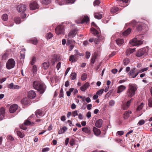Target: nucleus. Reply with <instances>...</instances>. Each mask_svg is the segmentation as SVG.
<instances>
[{
    "label": "nucleus",
    "instance_id": "nucleus-55",
    "mask_svg": "<svg viewBox=\"0 0 152 152\" xmlns=\"http://www.w3.org/2000/svg\"><path fill=\"white\" fill-rule=\"evenodd\" d=\"M78 110H75L72 113L73 116L75 117L76 116H77L78 115Z\"/></svg>",
    "mask_w": 152,
    "mask_h": 152
},
{
    "label": "nucleus",
    "instance_id": "nucleus-52",
    "mask_svg": "<svg viewBox=\"0 0 152 152\" xmlns=\"http://www.w3.org/2000/svg\"><path fill=\"white\" fill-rule=\"evenodd\" d=\"M148 106L150 107H152V98H150L148 100Z\"/></svg>",
    "mask_w": 152,
    "mask_h": 152
},
{
    "label": "nucleus",
    "instance_id": "nucleus-8",
    "mask_svg": "<svg viewBox=\"0 0 152 152\" xmlns=\"http://www.w3.org/2000/svg\"><path fill=\"white\" fill-rule=\"evenodd\" d=\"M64 29L62 26H58L55 29V32L56 34L59 35L63 33Z\"/></svg>",
    "mask_w": 152,
    "mask_h": 152
},
{
    "label": "nucleus",
    "instance_id": "nucleus-63",
    "mask_svg": "<svg viewBox=\"0 0 152 152\" xmlns=\"http://www.w3.org/2000/svg\"><path fill=\"white\" fill-rule=\"evenodd\" d=\"M86 116L89 119L91 116V113L90 112H88Z\"/></svg>",
    "mask_w": 152,
    "mask_h": 152
},
{
    "label": "nucleus",
    "instance_id": "nucleus-47",
    "mask_svg": "<svg viewBox=\"0 0 152 152\" xmlns=\"http://www.w3.org/2000/svg\"><path fill=\"white\" fill-rule=\"evenodd\" d=\"M115 104V102L114 100H112L109 101V104L111 106H113Z\"/></svg>",
    "mask_w": 152,
    "mask_h": 152
},
{
    "label": "nucleus",
    "instance_id": "nucleus-29",
    "mask_svg": "<svg viewBox=\"0 0 152 152\" xmlns=\"http://www.w3.org/2000/svg\"><path fill=\"white\" fill-rule=\"evenodd\" d=\"M56 2L60 5H64L65 4V0H56Z\"/></svg>",
    "mask_w": 152,
    "mask_h": 152
},
{
    "label": "nucleus",
    "instance_id": "nucleus-32",
    "mask_svg": "<svg viewBox=\"0 0 152 152\" xmlns=\"http://www.w3.org/2000/svg\"><path fill=\"white\" fill-rule=\"evenodd\" d=\"M102 14H99L98 13H95L94 15L95 18L98 19H100L102 18Z\"/></svg>",
    "mask_w": 152,
    "mask_h": 152
},
{
    "label": "nucleus",
    "instance_id": "nucleus-14",
    "mask_svg": "<svg viewBox=\"0 0 152 152\" xmlns=\"http://www.w3.org/2000/svg\"><path fill=\"white\" fill-rule=\"evenodd\" d=\"M36 96L35 92L33 91H30L28 93V97L31 99H33L35 98Z\"/></svg>",
    "mask_w": 152,
    "mask_h": 152
},
{
    "label": "nucleus",
    "instance_id": "nucleus-18",
    "mask_svg": "<svg viewBox=\"0 0 152 152\" xmlns=\"http://www.w3.org/2000/svg\"><path fill=\"white\" fill-rule=\"evenodd\" d=\"M97 37L98 38H94V42L95 44H99L101 40L104 39L101 36L99 35H97Z\"/></svg>",
    "mask_w": 152,
    "mask_h": 152
},
{
    "label": "nucleus",
    "instance_id": "nucleus-5",
    "mask_svg": "<svg viewBox=\"0 0 152 152\" xmlns=\"http://www.w3.org/2000/svg\"><path fill=\"white\" fill-rule=\"evenodd\" d=\"M15 62L12 58L9 59L6 64V67L7 69H10L14 67L15 65Z\"/></svg>",
    "mask_w": 152,
    "mask_h": 152
},
{
    "label": "nucleus",
    "instance_id": "nucleus-62",
    "mask_svg": "<svg viewBox=\"0 0 152 152\" xmlns=\"http://www.w3.org/2000/svg\"><path fill=\"white\" fill-rule=\"evenodd\" d=\"M92 105L91 104H88L87 105V107L88 110H90L92 107Z\"/></svg>",
    "mask_w": 152,
    "mask_h": 152
},
{
    "label": "nucleus",
    "instance_id": "nucleus-4",
    "mask_svg": "<svg viewBox=\"0 0 152 152\" xmlns=\"http://www.w3.org/2000/svg\"><path fill=\"white\" fill-rule=\"evenodd\" d=\"M148 49L147 47L141 48L137 51L136 55L138 57L144 56L148 54Z\"/></svg>",
    "mask_w": 152,
    "mask_h": 152
},
{
    "label": "nucleus",
    "instance_id": "nucleus-30",
    "mask_svg": "<svg viewBox=\"0 0 152 152\" xmlns=\"http://www.w3.org/2000/svg\"><path fill=\"white\" fill-rule=\"evenodd\" d=\"M132 112L131 111H126L124 114V117L125 118H128L130 116V115L131 114Z\"/></svg>",
    "mask_w": 152,
    "mask_h": 152
},
{
    "label": "nucleus",
    "instance_id": "nucleus-16",
    "mask_svg": "<svg viewBox=\"0 0 152 152\" xmlns=\"http://www.w3.org/2000/svg\"><path fill=\"white\" fill-rule=\"evenodd\" d=\"M126 89V87L125 86L121 85L118 87L117 92L118 93H120L125 90Z\"/></svg>",
    "mask_w": 152,
    "mask_h": 152
},
{
    "label": "nucleus",
    "instance_id": "nucleus-31",
    "mask_svg": "<svg viewBox=\"0 0 152 152\" xmlns=\"http://www.w3.org/2000/svg\"><path fill=\"white\" fill-rule=\"evenodd\" d=\"M90 31L92 33V34L94 35H98L99 34V32L97 31L94 28H91L90 29Z\"/></svg>",
    "mask_w": 152,
    "mask_h": 152
},
{
    "label": "nucleus",
    "instance_id": "nucleus-54",
    "mask_svg": "<svg viewBox=\"0 0 152 152\" xmlns=\"http://www.w3.org/2000/svg\"><path fill=\"white\" fill-rule=\"evenodd\" d=\"M75 51L76 53L75 54L77 55V58L78 57V56H77L78 55L80 56H83V54L80 53H79V52L77 50H75Z\"/></svg>",
    "mask_w": 152,
    "mask_h": 152
},
{
    "label": "nucleus",
    "instance_id": "nucleus-64",
    "mask_svg": "<svg viewBox=\"0 0 152 152\" xmlns=\"http://www.w3.org/2000/svg\"><path fill=\"white\" fill-rule=\"evenodd\" d=\"M14 84L13 83H11L8 86V88L10 89H13L14 87Z\"/></svg>",
    "mask_w": 152,
    "mask_h": 152
},
{
    "label": "nucleus",
    "instance_id": "nucleus-26",
    "mask_svg": "<svg viewBox=\"0 0 152 152\" xmlns=\"http://www.w3.org/2000/svg\"><path fill=\"white\" fill-rule=\"evenodd\" d=\"M77 58V55L76 54H75L74 55H72L70 56L69 60L70 61H72V62H75L76 60L75 59V58Z\"/></svg>",
    "mask_w": 152,
    "mask_h": 152
},
{
    "label": "nucleus",
    "instance_id": "nucleus-13",
    "mask_svg": "<svg viewBox=\"0 0 152 152\" xmlns=\"http://www.w3.org/2000/svg\"><path fill=\"white\" fill-rule=\"evenodd\" d=\"M35 114L37 118H39L40 117L43 116L44 115L45 113L42 110H38L36 111Z\"/></svg>",
    "mask_w": 152,
    "mask_h": 152
},
{
    "label": "nucleus",
    "instance_id": "nucleus-58",
    "mask_svg": "<svg viewBox=\"0 0 152 152\" xmlns=\"http://www.w3.org/2000/svg\"><path fill=\"white\" fill-rule=\"evenodd\" d=\"M61 63L60 62H59L57 64L56 66V68L57 70H58L59 69V68H60V67H61Z\"/></svg>",
    "mask_w": 152,
    "mask_h": 152
},
{
    "label": "nucleus",
    "instance_id": "nucleus-48",
    "mask_svg": "<svg viewBox=\"0 0 152 152\" xmlns=\"http://www.w3.org/2000/svg\"><path fill=\"white\" fill-rule=\"evenodd\" d=\"M104 91V89H102L100 90H99V91H97L96 92V94L98 95H102L103 92V91Z\"/></svg>",
    "mask_w": 152,
    "mask_h": 152
},
{
    "label": "nucleus",
    "instance_id": "nucleus-59",
    "mask_svg": "<svg viewBox=\"0 0 152 152\" xmlns=\"http://www.w3.org/2000/svg\"><path fill=\"white\" fill-rule=\"evenodd\" d=\"M76 0H66V1L68 3H73Z\"/></svg>",
    "mask_w": 152,
    "mask_h": 152
},
{
    "label": "nucleus",
    "instance_id": "nucleus-9",
    "mask_svg": "<svg viewBox=\"0 0 152 152\" xmlns=\"http://www.w3.org/2000/svg\"><path fill=\"white\" fill-rule=\"evenodd\" d=\"M29 6L30 10H35L38 8V4L36 1H34L31 3Z\"/></svg>",
    "mask_w": 152,
    "mask_h": 152
},
{
    "label": "nucleus",
    "instance_id": "nucleus-34",
    "mask_svg": "<svg viewBox=\"0 0 152 152\" xmlns=\"http://www.w3.org/2000/svg\"><path fill=\"white\" fill-rule=\"evenodd\" d=\"M2 19L4 21H7L8 19V15L7 14H3L1 17Z\"/></svg>",
    "mask_w": 152,
    "mask_h": 152
},
{
    "label": "nucleus",
    "instance_id": "nucleus-20",
    "mask_svg": "<svg viewBox=\"0 0 152 152\" xmlns=\"http://www.w3.org/2000/svg\"><path fill=\"white\" fill-rule=\"evenodd\" d=\"M93 131L94 134L96 136H98L101 134V131L100 130L95 127H93Z\"/></svg>",
    "mask_w": 152,
    "mask_h": 152
},
{
    "label": "nucleus",
    "instance_id": "nucleus-61",
    "mask_svg": "<svg viewBox=\"0 0 152 152\" xmlns=\"http://www.w3.org/2000/svg\"><path fill=\"white\" fill-rule=\"evenodd\" d=\"M117 133L118 135L121 136L124 134V132L122 131H118L117 132Z\"/></svg>",
    "mask_w": 152,
    "mask_h": 152
},
{
    "label": "nucleus",
    "instance_id": "nucleus-50",
    "mask_svg": "<svg viewBox=\"0 0 152 152\" xmlns=\"http://www.w3.org/2000/svg\"><path fill=\"white\" fill-rule=\"evenodd\" d=\"M100 3V2L99 0H96L94 2V6L98 5Z\"/></svg>",
    "mask_w": 152,
    "mask_h": 152
},
{
    "label": "nucleus",
    "instance_id": "nucleus-12",
    "mask_svg": "<svg viewBox=\"0 0 152 152\" xmlns=\"http://www.w3.org/2000/svg\"><path fill=\"white\" fill-rule=\"evenodd\" d=\"M132 100L133 99L132 98L130 100L128 101L127 102L126 104H123L122 106V109L124 110L127 109L129 106L130 103L132 102Z\"/></svg>",
    "mask_w": 152,
    "mask_h": 152
},
{
    "label": "nucleus",
    "instance_id": "nucleus-56",
    "mask_svg": "<svg viewBox=\"0 0 152 152\" xmlns=\"http://www.w3.org/2000/svg\"><path fill=\"white\" fill-rule=\"evenodd\" d=\"M91 53L90 52L87 51L86 52V57L87 59H88L90 56Z\"/></svg>",
    "mask_w": 152,
    "mask_h": 152
},
{
    "label": "nucleus",
    "instance_id": "nucleus-21",
    "mask_svg": "<svg viewBox=\"0 0 152 152\" xmlns=\"http://www.w3.org/2000/svg\"><path fill=\"white\" fill-rule=\"evenodd\" d=\"M49 62H45L42 64V68L45 70L47 69L49 66Z\"/></svg>",
    "mask_w": 152,
    "mask_h": 152
},
{
    "label": "nucleus",
    "instance_id": "nucleus-11",
    "mask_svg": "<svg viewBox=\"0 0 152 152\" xmlns=\"http://www.w3.org/2000/svg\"><path fill=\"white\" fill-rule=\"evenodd\" d=\"M26 6L23 4L18 5L17 8V10L19 12L24 11L26 10Z\"/></svg>",
    "mask_w": 152,
    "mask_h": 152
},
{
    "label": "nucleus",
    "instance_id": "nucleus-1",
    "mask_svg": "<svg viewBox=\"0 0 152 152\" xmlns=\"http://www.w3.org/2000/svg\"><path fill=\"white\" fill-rule=\"evenodd\" d=\"M33 87L35 89L38 91L41 94L44 93L46 88L45 84L38 81H35L34 82Z\"/></svg>",
    "mask_w": 152,
    "mask_h": 152
},
{
    "label": "nucleus",
    "instance_id": "nucleus-45",
    "mask_svg": "<svg viewBox=\"0 0 152 152\" xmlns=\"http://www.w3.org/2000/svg\"><path fill=\"white\" fill-rule=\"evenodd\" d=\"M51 2V0H43L42 3L43 4H48Z\"/></svg>",
    "mask_w": 152,
    "mask_h": 152
},
{
    "label": "nucleus",
    "instance_id": "nucleus-27",
    "mask_svg": "<svg viewBox=\"0 0 152 152\" xmlns=\"http://www.w3.org/2000/svg\"><path fill=\"white\" fill-rule=\"evenodd\" d=\"M82 131L88 134H90L91 132L90 129L87 127H84L82 128Z\"/></svg>",
    "mask_w": 152,
    "mask_h": 152
},
{
    "label": "nucleus",
    "instance_id": "nucleus-42",
    "mask_svg": "<svg viewBox=\"0 0 152 152\" xmlns=\"http://www.w3.org/2000/svg\"><path fill=\"white\" fill-rule=\"evenodd\" d=\"M87 77V74L86 73H84L82 75L81 77V79L82 80H85L86 79Z\"/></svg>",
    "mask_w": 152,
    "mask_h": 152
},
{
    "label": "nucleus",
    "instance_id": "nucleus-15",
    "mask_svg": "<svg viewBox=\"0 0 152 152\" xmlns=\"http://www.w3.org/2000/svg\"><path fill=\"white\" fill-rule=\"evenodd\" d=\"M18 107L17 105L14 104L11 105L10 108V113H13L17 110Z\"/></svg>",
    "mask_w": 152,
    "mask_h": 152
},
{
    "label": "nucleus",
    "instance_id": "nucleus-60",
    "mask_svg": "<svg viewBox=\"0 0 152 152\" xmlns=\"http://www.w3.org/2000/svg\"><path fill=\"white\" fill-rule=\"evenodd\" d=\"M50 150V148H43L42 151V152H46Z\"/></svg>",
    "mask_w": 152,
    "mask_h": 152
},
{
    "label": "nucleus",
    "instance_id": "nucleus-38",
    "mask_svg": "<svg viewBox=\"0 0 152 152\" xmlns=\"http://www.w3.org/2000/svg\"><path fill=\"white\" fill-rule=\"evenodd\" d=\"M53 36V34H52L51 33H48L47 34L46 37L48 39H49L51 38Z\"/></svg>",
    "mask_w": 152,
    "mask_h": 152
},
{
    "label": "nucleus",
    "instance_id": "nucleus-49",
    "mask_svg": "<svg viewBox=\"0 0 152 152\" xmlns=\"http://www.w3.org/2000/svg\"><path fill=\"white\" fill-rule=\"evenodd\" d=\"M36 61V58L35 57H33L32 58V60L31 61V65H33Z\"/></svg>",
    "mask_w": 152,
    "mask_h": 152
},
{
    "label": "nucleus",
    "instance_id": "nucleus-44",
    "mask_svg": "<svg viewBox=\"0 0 152 152\" xmlns=\"http://www.w3.org/2000/svg\"><path fill=\"white\" fill-rule=\"evenodd\" d=\"M32 71L34 74H36L37 71V68L35 65H34L33 67Z\"/></svg>",
    "mask_w": 152,
    "mask_h": 152
},
{
    "label": "nucleus",
    "instance_id": "nucleus-41",
    "mask_svg": "<svg viewBox=\"0 0 152 152\" xmlns=\"http://www.w3.org/2000/svg\"><path fill=\"white\" fill-rule=\"evenodd\" d=\"M96 57V56L95 54L92 56L91 61V63L93 64H94V63Z\"/></svg>",
    "mask_w": 152,
    "mask_h": 152
},
{
    "label": "nucleus",
    "instance_id": "nucleus-23",
    "mask_svg": "<svg viewBox=\"0 0 152 152\" xmlns=\"http://www.w3.org/2000/svg\"><path fill=\"white\" fill-rule=\"evenodd\" d=\"M30 101L27 98H23L21 101L22 104L25 105H26L30 103Z\"/></svg>",
    "mask_w": 152,
    "mask_h": 152
},
{
    "label": "nucleus",
    "instance_id": "nucleus-24",
    "mask_svg": "<svg viewBox=\"0 0 152 152\" xmlns=\"http://www.w3.org/2000/svg\"><path fill=\"white\" fill-rule=\"evenodd\" d=\"M89 20V18L88 16H85L83 19L81 20L80 22H79V23H87Z\"/></svg>",
    "mask_w": 152,
    "mask_h": 152
},
{
    "label": "nucleus",
    "instance_id": "nucleus-53",
    "mask_svg": "<svg viewBox=\"0 0 152 152\" xmlns=\"http://www.w3.org/2000/svg\"><path fill=\"white\" fill-rule=\"evenodd\" d=\"M145 123V121L144 120H141L138 123V124L140 125H141Z\"/></svg>",
    "mask_w": 152,
    "mask_h": 152
},
{
    "label": "nucleus",
    "instance_id": "nucleus-6",
    "mask_svg": "<svg viewBox=\"0 0 152 152\" xmlns=\"http://www.w3.org/2000/svg\"><path fill=\"white\" fill-rule=\"evenodd\" d=\"M130 44L133 46H137L141 45L142 42L139 40L137 37H135L130 40L129 42Z\"/></svg>",
    "mask_w": 152,
    "mask_h": 152
},
{
    "label": "nucleus",
    "instance_id": "nucleus-17",
    "mask_svg": "<svg viewBox=\"0 0 152 152\" xmlns=\"http://www.w3.org/2000/svg\"><path fill=\"white\" fill-rule=\"evenodd\" d=\"M103 121L102 119L97 120L95 124V126L97 128H100L102 127Z\"/></svg>",
    "mask_w": 152,
    "mask_h": 152
},
{
    "label": "nucleus",
    "instance_id": "nucleus-40",
    "mask_svg": "<svg viewBox=\"0 0 152 152\" xmlns=\"http://www.w3.org/2000/svg\"><path fill=\"white\" fill-rule=\"evenodd\" d=\"M76 76V73L75 72H74L72 73L71 74V79L72 80H74L75 79Z\"/></svg>",
    "mask_w": 152,
    "mask_h": 152
},
{
    "label": "nucleus",
    "instance_id": "nucleus-19",
    "mask_svg": "<svg viewBox=\"0 0 152 152\" xmlns=\"http://www.w3.org/2000/svg\"><path fill=\"white\" fill-rule=\"evenodd\" d=\"M89 86V84L88 83H86L83 85L80 88V90L83 91H85Z\"/></svg>",
    "mask_w": 152,
    "mask_h": 152
},
{
    "label": "nucleus",
    "instance_id": "nucleus-33",
    "mask_svg": "<svg viewBox=\"0 0 152 152\" xmlns=\"http://www.w3.org/2000/svg\"><path fill=\"white\" fill-rule=\"evenodd\" d=\"M131 31V29L130 28H129L127 30L123 32V35L124 36H127L130 34Z\"/></svg>",
    "mask_w": 152,
    "mask_h": 152
},
{
    "label": "nucleus",
    "instance_id": "nucleus-57",
    "mask_svg": "<svg viewBox=\"0 0 152 152\" xmlns=\"http://www.w3.org/2000/svg\"><path fill=\"white\" fill-rule=\"evenodd\" d=\"M2 58L3 59H6L8 58V54L6 53H5L2 56Z\"/></svg>",
    "mask_w": 152,
    "mask_h": 152
},
{
    "label": "nucleus",
    "instance_id": "nucleus-22",
    "mask_svg": "<svg viewBox=\"0 0 152 152\" xmlns=\"http://www.w3.org/2000/svg\"><path fill=\"white\" fill-rule=\"evenodd\" d=\"M135 49H128L126 52V55L127 56H129L131 54H132L134 51Z\"/></svg>",
    "mask_w": 152,
    "mask_h": 152
},
{
    "label": "nucleus",
    "instance_id": "nucleus-37",
    "mask_svg": "<svg viewBox=\"0 0 152 152\" xmlns=\"http://www.w3.org/2000/svg\"><path fill=\"white\" fill-rule=\"evenodd\" d=\"M129 60L128 58H126L123 60V64L126 66L129 63Z\"/></svg>",
    "mask_w": 152,
    "mask_h": 152
},
{
    "label": "nucleus",
    "instance_id": "nucleus-25",
    "mask_svg": "<svg viewBox=\"0 0 152 152\" xmlns=\"http://www.w3.org/2000/svg\"><path fill=\"white\" fill-rule=\"evenodd\" d=\"M117 44L119 46H121L124 42V40L122 39H118L116 40Z\"/></svg>",
    "mask_w": 152,
    "mask_h": 152
},
{
    "label": "nucleus",
    "instance_id": "nucleus-36",
    "mask_svg": "<svg viewBox=\"0 0 152 152\" xmlns=\"http://www.w3.org/2000/svg\"><path fill=\"white\" fill-rule=\"evenodd\" d=\"M34 124V123L33 122H32L31 123V121H29L28 120H26L24 123V124L26 126Z\"/></svg>",
    "mask_w": 152,
    "mask_h": 152
},
{
    "label": "nucleus",
    "instance_id": "nucleus-51",
    "mask_svg": "<svg viewBox=\"0 0 152 152\" xmlns=\"http://www.w3.org/2000/svg\"><path fill=\"white\" fill-rule=\"evenodd\" d=\"M75 43H72H72L70 44L71 45L69 47V51H71L72 49H73V48L74 47V45L73 44H74ZM67 45H69V44H66Z\"/></svg>",
    "mask_w": 152,
    "mask_h": 152
},
{
    "label": "nucleus",
    "instance_id": "nucleus-43",
    "mask_svg": "<svg viewBox=\"0 0 152 152\" xmlns=\"http://www.w3.org/2000/svg\"><path fill=\"white\" fill-rule=\"evenodd\" d=\"M17 135L21 138H22L24 136V135L19 131H17Z\"/></svg>",
    "mask_w": 152,
    "mask_h": 152
},
{
    "label": "nucleus",
    "instance_id": "nucleus-39",
    "mask_svg": "<svg viewBox=\"0 0 152 152\" xmlns=\"http://www.w3.org/2000/svg\"><path fill=\"white\" fill-rule=\"evenodd\" d=\"M143 105L144 104L143 103H141L140 105L138 106L137 109V110L138 111H140L143 107Z\"/></svg>",
    "mask_w": 152,
    "mask_h": 152
},
{
    "label": "nucleus",
    "instance_id": "nucleus-10",
    "mask_svg": "<svg viewBox=\"0 0 152 152\" xmlns=\"http://www.w3.org/2000/svg\"><path fill=\"white\" fill-rule=\"evenodd\" d=\"M131 24H133V26L136 25L137 26V30L140 31L142 29V24L136 23L135 20H133L131 22Z\"/></svg>",
    "mask_w": 152,
    "mask_h": 152
},
{
    "label": "nucleus",
    "instance_id": "nucleus-28",
    "mask_svg": "<svg viewBox=\"0 0 152 152\" xmlns=\"http://www.w3.org/2000/svg\"><path fill=\"white\" fill-rule=\"evenodd\" d=\"M118 10V8L117 7H113L110 9V12L111 13L113 14L117 12Z\"/></svg>",
    "mask_w": 152,
    "mask_h": 152
},
{
    "label": "nucleus",
    "instance_id": "nucleus-46",
    "mask_svg": "<svg viewBox=\"0 0 152 152\" xmlns=\"http://www.w3.org/2000/svg\"><path fill=\"white\" fill-rule=\"evenodd\" d=\"M0 114L4 115L5 113V109L3 107H1L0 108Z\"/></svg>",
    "mask_w": 152,
    "mask_h": 152
},
{
    "label": "nucleus",
    "instance_id": "nucleus-3",
    "mask_svg": "<svg viewBox=\"0 0 152 152\" xmlns=\"http://www.w3.org/2000/svg\"><path fill=\"white\" fill-rule=\"evenodd\" d=\"M77 33L76 31L75 30H72L69 33L68 35H67V37H66V38H67V44H70L72 43H75V41H72L71 40V39L74 37Z\"/></svg>",
    "mask_w": 152,
    "mask_h": 152
},
{
    "label": "nucleus",
    "instance_id": "nucleus-7",
    "mask_svg": "<svg viewBox=\"0 0 152 152\" xmlns=\"http://www.w3.org/2000/svg\"><path fill=\"white\" fill-rule=\"evenodd\" d=\"M137 72V69L136 68H133L131 69L129 72V76L132 78H134L136 77L138 74V72Z\"/></svg>",
    "mask_w": 152,
    "mask_h": 152
},
{
    "label": "nucleus",
    "instance_id": "nucleus-35",
    "mask_svg": "<svg viewBox=\"0 0 152 152\" xmlns=\"http://www.w3.org/2000/svg\"><path fill=\"white\" fill-rule=\"evenodd\" d=\"M14 20L16 23L17 24H19L21 22L20 18L18 17H15V18Z\"/></svg>",
    "mask_w": 152,
    "mask_h": 152
},
{
    "label": "nucleus",
    "instance_id": "nucleus-2",
    "mask_svg": "<svg viewBox=\"0 0 152 152\" xmlns=\"http://www.w3.org/2000/svg\"><path fill=\"white\" fill-rule=\"evenodd\" d=\"M137 90L136 86L134 84H130L129 86V88L126 92L127 96L131 98L135 94V92Z\"/></svg>",
    "mask_w": 152,
    "mask_h": 152
}]
</instances>
